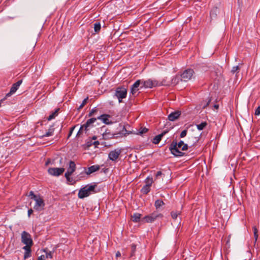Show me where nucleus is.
<instances>
[{
    "label": "nucleus",
    "instance_id": "1",
    "mask_svg": "<svg viewBox=\"0 0 260 260\" xmlns=\"http://www.w3.org/2000/svg\"><path fill=\"white\" fill-rule=\"evenodd\" d=\"M169 148L172 154L174 156H182L184 155V153L181 152L179 149L182 151L186 150L188 149V145L186 144H184L183 141H180L178 143L173 141Z\"/></svg>",
    "mask_w": 260,
    "mask_h": 260
},
{
    "label": "nucleus",
    "instance_id": "2",
    "mask_svg": "<svg viewBox=\"0 0 260 260\" xmlns=\"http://www.w3.org/2000/svg\"><path fill=\"white\" fill-rule=\"evenodd\" d=\"M104 131V132L102 134V139L103 140H109L111 139L117 138L118 137L125 136V135L128 134L124 126H122V129L117 133H111L110 131L107 129L105 126L101 127V131Z\"/></svg>",
    "mask_w": 260,
    "mask_h": 260
},
{
    "label": "nucleus",
    "instance_id": "3",
    "mask_svg": "<svg viewBox=\"0 0 260 260\" xmlns=\"http://www.w3.org/2000/svg\"><path fill=\"white\" fill-rule=\"evenodd\" d=\"M96 185L95 184H88L84 187L81 188L78 192V197L80 199H84L89 196L91 192H95L94 189Z\"/></svg>",
    "mask_w": 260,
    "mask_h": 260
},
{
    "label": "nucleus",
    "instance_id": "4",
    "mask_svg": "<svg viewBox=\"0 0 260 260\" xmlns=\"http://www.w3.org/2000/svg\"><path fill=\"white\" fill-rule=\"evenodd\" d=\"M141 88H151L155 86H159L161 85H168V83H163V82H159V81L157 80H152L151 79H148L147 80H141Z\"/></svg>",
    "mask_w": 260,
    "mask_h": 260
},
{
    "label": "nucleus",
    "instance_id": "5",
    "mask_svg": "<svg viewBox=\"0 0 260 260\" xmlns=\"http://www.w3.org/2000/svg\"><path fill=\"white\" fill-rule=\"evenodd\" d=\"M163 215L161 213H158L157 211H155L149 215L145 216L142 218V223H152L157 219L162 218Z\"/></svg>",
    "mask_w": 260,
    "mask_h": 260
},
{
    "label": "nucleus",
    "instance_id": "6",
    "mask_svg": "<svg viewBox=\"0 0 260 260\" xmlns=\"http://www.w3.org/2000/svg\"><path fill=\"white\" fill-rule=\"evenodd\" d=\"M127 90L123 87H118L115 89V92L114 95V98L116 97L118 100L119 103L122 102V100L126 97Z\"/></svg>",
    "mask_w": 260,
    "mask_h": 260
},
{
    "label": "nucleus",
    "instance_id": "7",
    "mask_svg": "<svg viewBox=\"0 0 260 260\" xmlns=\"http://www.w3.org/2000/svg\"><path fill=\"white\" fill-rule=\"evenodd\" d=\"M194 72L191 69H187L184 70L180 75L181 81L187 82L189 80L194 78Z\"/></svg>",
    "mask_w": 260,
    "mask_h": 260
},
{
    "label": "nucleus",
    "instance_id": "8",
    "mask_svg": "<svg viewBox=\"0 0 260 260\" xmlns=\"http://www.w3.org/2000/svg\"><path fill=\"white\" fill-rule=\"evenodd\" d=\"M21 242L24 244L25 246H31L33 244L30 235L25 231H23L21 233Z\"/></svg>",
    "mask_w": 260,
    "mask_h": 260
},
{
    "label": "nucleus",
    "instance_id": "9",
    "mask_svg": "<svg viewBox=\"0 0 260 260\" xmlns=\"http://www.w3.org/2000/svg\"><path fill=\"white\" fill-rule=\"evenodd\" d=\"M36 202L35 205L34 207L35 210L38 211H41L44 210L45 203L43 200L40 197L35 199Z\"/></svg>",
    "mask_w": 260,
    "mask_h": 260
},
{
    "label": "nucleus",
    "instance_id": "10",
    "mask_svg": "<svg viewBox=\"0 0 260 260\" xmlns=\"http://www.w3.org/2000/svg\"><path fill=\"white\" fill-rule=\"evenodd\" d=\"M96 120V118H91L88 119L85 124L81 125V128H84L85 132H87L94 126V123Z\"/></svg>",
    "mask_w": 260,
    "mask_h": 260
},
{
    "label": "nucleus",
    "instance_id": "11",
    "mask_svg": "<svg viewBox=\"0 0 260 260\" xmlns=\"http://www.w3.org/2000/svg\"><path fill=\"white\" fill-rule=\"evenodd\" d=\"M64 171L63 168H50L48 169V173L54 176H58L62 174Z\"/></svg>",
    "mask_w": 260,
    "mask_h": 260
},
{
    "label": "nucleus",
    "instance_id": "12",
    "mask_svg": "<svg viewBox=\"0 0 260 260\" xmlns=\"http://www.w3.org/2000/svg\"><path fill=\"white\" fill-rule=\"evenodd\" d=\"M121 152V149H116L111 151L108 154V158L112 161H116Z\"/></svg>",
    "mask_w": 260,
    "mask_h": 260
},
{
    "label": "nucleus",
    "instance_id": "13",
    "mask_svg": "<svg viewBox=\"0 0 260 260\" xmlns=\"http://www.w3.org/2000/svg\"><path fill=\"white\" fill-rule=\"evenodd\" d=\"M76 164L74 161L70 160L69 162V166L67 169V171L64 174L65 177H68L69 175H71L76 170Z\"/></svg>",
    "mask_w": 260,
    "mask_h": 260
},
{
    "label": "nucleus",
    "instance_id": "14",
    "mask_svg": "<svg viewBox=\"0 0 260 260\" xmlns=\"http://www.w3.org/2000/svg\"><path fill=\"white\" fill-rule=\"evenodd\" d=\"M141 80H137L132 85L131 88V93L133 95H135L136 92L141 88Z\"/></svg>",
    "mask_w": 260,
    "mask_h": 260
},
{
    "label": "nucleus",
    "instance_id": "15",
    "mask_svg": "<svg viewBox=\"0 0 260 260\" xmlns=\"http://www.w3.org/2000/svg\"><path fill=\"white\" fill-rule=\"evenodd\" d=\"M22 81L21 80L18 81L16 83L13 84L12 86L10 89V91L9 93H8L6 96L9 97L12 94L14 93L18 89L20 85L21 84Z\"/></svg>",
    "mask_w": 260,
    "mask_h": 260
},
{
    "label": "nucleus",
    "instance_id": "16",
    "mask_svg": "<svg viewBox=\"0 0 260 260\" xmlns=\"http://www.w3.org/2000/svg\"><path fill=\"white\" fill-rule=\"evenodd\" d=\"M110 116L108 114H103L97 117V119H100L103 121V122L106 124H110L112 123V122L110 121L109 118Z\"/></svg>",
    "mask_w": 260,
    "mask_h": 260
},
{
    "label": "nucleus",
    "instance_id": "17",
    "mask_svg": "<svg viewBox=\"0 0 260 260\" xmlns=\"http://www.w3.org/2000/svg\"><path fill=\"white\" fill-rule=\"evenodd\" d=\"M168 132V131H164L163 132H162L160 134H159L155 137L153 139L152 142L153 143L155 144H157L159 143L162 137L166 135Z\"/></svg>",
    "mask_w": 260,
    "mask_h": 260
},
{
    "label": "nucleus",
    "instance_id": "18",
    "mask_svg": "<svg viewBox=\"0 0 260 260\" xmlns=\"http://www.w3.org/2000/svg\"><path fill=\"white\" fill-rule=\"evenodd\" d=\"M180 114L181 113L180 111L172 112L168 115V119L170 121H174L179 117Z\"/></svg>",
    "mask_w": 260,
    "mask_h": 260
},
{
    "label": "nucleus",
    "instance_id": "19",
    "mask_svg": "<svg viewBox=\"0 0 260 260\" xmlns=\"http://www.w3.org/2000/svg\"><path fill=\"white\" fill-rule=\"evenodd\" d=\"M100 169V166L99 165H93L87 169V171H86V174L87 175H89L91 173H93Z\"/></svg>",
    "mask_w": 260,
    "mask_h": 260
},
{
    "label": "nucleus",
    "instance_id": "20",
    "mask_svg": "<svg viewBox=\"0 0 260 260\" xmlns=\"http://www.w3.org/2000/svg\"><path fill=\"white\" fill-rule=\"evenodd\" d=\"M31 246H25L23 249L25 250L24 254V259H26L31 256Z\"/></svg>",
    "mask_w": 260,
    "mask_h": 260
},
{
    "label": "nucleus",
    "instance_id": "21",
    "mask_svg": "<svg viewBox=\"0 0 260 260\" xmlns=\"http://www.w3.org/2000/svg\"><path fill=\"white\" fill-rule=\"evenodd\" d=\"M142 215L140 213H135L133 214V215H132V218L133 221L135 222H138L139 221L142 222V218H141Z\"/></svg>",
    "mask_w": 260,
    "mask_h": 260
},
{
    "label": "nucleus",
    "instance_id": "22",
    "mask_svg": "<svg viewBox=\"0 0 260 260\" xmlns=\"http://www.w3.org/2000/svg\"><path fill=\"white\" fill-rule=\"evenodd\" d=\"M54 131V128L52 126L49 128L48 132H47L44 135H43L42 136V137H46L51 136L53 135Z\"/></svg>",
    "mask_w": 260,
    "mask_h": 260
},
{
    "label": "nucleus",
    "instance_id": "23",
    "mask_svg": "<svg viewBox=\"0 0 260 260\" xmlns=\"http://www.w3.org/2000/svg\"><path fill=\"white\" fill-rule=\"evenodd\" d=\"M164 205V202L161 200H157L155 202L154 206L156 209L160 208Z\"/></svg>",
    "mask_w": 260,
    "mask_h": 260
},
{
    "label": "nucleus",
    "instance_id": "24",
    "mask_svg": "<svg viewBox=\"0 0 260 260\" xmlns=\"http://www.w3.org/2000/svg\"><path fill=\"white\" fill-rule=\"evenodd\" d=\"M150 191V186L144 185L141 189V191L143 194H147Z\"/></svg>",
    "mask_w": 260,
    "mask_h": 260
},
{
    "label": "nucleus",
    "instance_id": "25",
    "mask_svg": "<svg viewBox=\"0 0 260 260\" xmlns=\"http://www.w3.org/2000/svg\"><path fill=\"white\" fill-rule=\"evenodd\" d=\"M58 110L59 109H57L55 110L54 112L51 114L47 118L48 120L50 121L54 118L57 115Z\"/></svg>",
    "mask_w": 260,
    "mask_h": 260
},
{
    "label": "nucleus",
    "instance_id": "26",
    "mask_svg": "<svg viewBox=\"0 0 260 260\" xmlns=\"http://www.w3.org/2000/svg\"><path fill=\"white\" fill-rule=\"evenodd\" d=\"M252 229L253 230V234H254V243H255L257 240L258 237V230L257 228L253 226L252 227Z\"/></svg>",
    "mask_w": 260,
    "mask_h": 260
},
{
    "label": "nucleus",
    "instance_id": "27",
    "mask_svg": "<svg viewBox=\"0 0 260 260\" xmlns=\"http://www.w3.org/2000/svg\"><path fill=\"white\" fill-rule=\"evenodd\" d=\"M153 182V180L152 177H150L149 176L147 177L145 180V182L146 183L145 185H148L149 186H150V187H151Z\"/></svg>",
    "mask_w": 260,
    "mask_h": 260
},
{
    "label": "nucleus",
    "instance_id": "28",
    "mask_svg": "<svg viewBox=\"0 0 260 260\" xmlns=\"http://www.w3.org/2000/svg\"><path fill=\"white\" fill-rule=\"evenodd\" d=\"M179 80H181L180 76H175L173 77L171 80V84L176 85L178 83Z\"/></svg>",
    "mask_w": 260,
    "mask_h": 260
},
{
    "label": "nucleus",
    "instance_id": "29",
    "mask_svg": "<svg viewBox=\"0 0 260 260\" xmlns=\"http://www.w3.org/2000/svg\"><path fill=\"white\" fill-rule=\"evenodd\" d=\"M207 125V123L206 122H203L197 125V127L199 130L201 131L203 130Z\"/></svg>",
    "mask_w": 260,
    "mask_h": 260
},
{
    "label": "nucleus",
    "instance_id": "30",
    "mask_svg": "<svg viewBox=\"0 0 260 260\" xmlns=\"http://www.w3.org/2000/svg\"><path fill=\"white\" fill-rule=\"evenodd\" d=\"M218 9L217 7L214 8L210 12V15L212 17H215L217 16Z\"/></svg>",
    "mask_w": 260,
    "mask_h": 260
},
{
    "label": "nucleus",
    "instance_id": "31",
    "mask_svg": "<svg viewBox=\"0 0 260 260\" xmlns=\"http://www.w3.org/2000/svg\"><path fill=\"white\" fill-rule=\"evenodd\" d=\"M180 214V213L179 211H172L171 214L173 219H176L178 215Z\"/></svg>",
    "mask_w": 260,
    "mask_h": 260
},
{
    "label": "nucleus",
    "instance_id": "32",
    "mask_svg": "<svg viewBox=\"0 0 260 260\" xmlns=\"http://www.w3.org/2000/svg\"><path fill=\"white\" fill-rule=\"evenodd\" d=\"M101 24L100 23H95L94 24V31L96 32H99L101 29Z\"/></svg>",
    "mask_w": 260,
    "mask_h": 260
},
{
    "label": "nucleus",
    "instance_id": "33",
    "mask_svg": "<svg viewBox=\"0 0 260 260\" xmlns=\"http://www.w3.org/2000/svg\"><path fill=\"white\" fill-rule=\"evenodd\" d=\"M88 100V97H87L85 99H84L83 100V101H82V104L78 107V110L81 109L84 107V106L87 103V102Z\"/></svg>",
    "mask_w": 260,
    "mask_h": 260
},
{
    "label": "nucleus",
    "instance_id": "34",
    "mask_svg": "<svg viewBox=\"0 0 260 260\" xmlns=\"http://www.w3.org/2000/svg\"><path fill=\"white\" fill-rule=\"evenodd\" d=\"M148 131V129L146 127H141L139 131V133L141 135L146 133Z\"/></svg>",
    "mask_w": 260,
    "mask_h": 260
},
{
    "label": "nucleus",
    "instance_id": "35",
    "mask_svg": "<svg viewBox=\"0 0 260 260\" xmlns=\"http://www.w3.org/2000/svg\"><path fill=\"white\" fill-rule=\"evenodd\" d=\"M44 251L46 252V255H45L46 258H52V252L51 251L48 252L46 250H45Z\"/></svg>",
    "mask_w": 260,
    "mask_h": 260
},
{
    "label": "nucleus",
    "instance_id": "36",
    "mask_svg": "<svg viewBox=\"0 0 260 260\" xmlns=\"http://www.w3.org/2000/svg\"><path fill=\"white\" fill-rule=\"evenodd\" d=\"M239 69V66H234L232 68V69L231 70V72L233 73V74H235V73L237 72V71Z\"/></svg>",
    "mask_w": 260,
    "mask_h": 260
},
{
    "label": "nucleus",
    "instance_id": "37",
    "mask_svg": "<svg viewBox=\"0 0 260 260\" xmlns=\"http://www.w3.org/2000/svg\"><path fill=\"white\" fill-rule=\"evenodd\" d=\"M70 176L71 175H69L68 177H66V178L68 182L71 183V184H73L75 182L73 181L72 178L70 177Z\"/></svg>",
    "mask_w": 260,
    "mask_h": 260
},
{
    "label": "nucleus",
    "instance_id": "38",
    "mask_svg": "<svg viewBox=\"0 0 260 260\" xmlns=\"http://www.w3.org/2000/svg\"><path fill=\"white\" fill-rule=\"evenodd\" d=\"M186 134H187V130L184 129L183 131H182V132L180 134V136L181 138H184V137L186 136Z\"/></svg>",
    "mask_w": 260,
    "mask_h": 260
},
{
    "label": "nucleus",
    "instance_id": "39",
    "mask_svg": "<svg viewBox=\"0 0 260 260\" xmlns=\"http://www.w3.org/2000/svg\"><path fill=\"white\" fill-rule=\"evenodd\" d=\"M29 196L31 197V198L33 199L34 200L38 197L36 195L34 194L32 191H30L29 192Z\"/></svg>",
    "mask_w": 260,
    "mask_h": 260
},
{
    "label": "nucleus",
    "instance_id": "40",
    "mask_svg": "<svg viewBox=\"0 0 260 260\" xmlns=\"http://www.w3.org/2000/svg\"><path fill=\"white\" fill-rule=\"evenodd\" d=\"M96 111V110L95 109V108H94L92 109L90 112L88 114V116L91 117L93 115V113Z\"/></svg>",
    "mask_w": 260,
    "mask_h": 260
},
{
    "label": "nucleus",
    "instance_id": "41",
    "mask_svg": "<svg viewBox=\"0 0 260 260\" xmlns=\"http://www.w3.org/2000/svg\"><path fill=\"white\" fill-rule=\"evenodd\" d=\"M255 115H259L260 114V106H258L255 110L254 113Z\"/></svg>",
    "mask_w": 260,
    "mask_h": 260
},
{
    "label": "nucleus",
    "instance_id": "42",
    "mask_svg": "<svg viewBox=\"0 0 260 260\" xmlns=\"http://www.w3.org/2000/svg\"><path fill=\"white\" fill-rule=\"evenodd\" d=\"M46 257L44 255H42L38 257V260H45Z\"/></svg>",
    "mask_w": 260,
    "mask_h": 260
},
{
    "label": "nucleus",
    "instance_id": "43",
    "mask_svg": "<svg viewBox=\"0 0 260 260\" xmlns=\"http://www.w3.org/2000/svg\"><path fill=\"white\" fill-rule=\"evenodd\" d=\"M162 172L161 171H158L157 172L156 174V177L157 178L159 176H160L162 175Z\"/></svg>",
    "mask_w": 260,
    "mask_h": 260
},
{
    "label": "nucleus",
    "instance_id": "44",
    "mask_svg": "<svg viewBox=\"0 0 260 260\" xmlns=\"http://www.w3.org/2000/svg\"><path fill=\"white\" fill-rule=\"evenodd\" d=\"M33 210L32 209H29L28 210V216L30 217V215L32 213Z\"/></svg>",
    "mask_w": 260,
    "mask_h": 260
},
{
    "label": "nucleus",
    "instance_id": "45",
    "mask_svg": "<svg viewBox=\"0 0 260 260\" xmlns=\"http://www.w3.org/2000/svg\"><path fill=\"white\" fill-rule=\"evenodd\" d=\"M75 126H74V127H72L71 129H70V133L69 134V136H68V137H69L72 134L74 128H75Z\"/></svg>",
    "mask_w": 260,
    "mask_h": 260
},
{
    "label": "nucleus",
    "instance_id": "46",
    "mask_svg": "<svg viewBox=\"0 0 260 260\" xmlns=\"http://www.w3.org/2000/svg\"><path fill=\"white\" fill-rule=\"evenodd\" d=\"M160 82L168 83V85L167 86H168V85H169L170 84V82H167L166 80L165 79H164Z\"/></svg>",
    "mask_w": 260,
    "mask_h": 260
},
{
    "label": "nucleus",
    "instance_id": "47",
    "mask_svg": "<svg viewBox=\"0 0 260 260\" xmlns=\"http://www.w3.org/2000/svg\"><path fill=\"white\" fill-rule=\"evenodd\" d=\"M84 131V128H81V126H80V128L77 133V135L82 132L83 131Z\"/></svg>",
    "mask_w": 260,
    "mask_h": 260
},
{
    "label": "nucleus",
    "instance_id": "48",
    "mask_svg": "<svg viewBox=\"0 0 260 260\" xmlns=\"http://www.w3.org/2000/svg\"><path fill=\"white\" fill-rule=\"evenodd\" d=\"M132 249L133 251H134L136 249V245H135L134 244L132 245Z\"/></svg>",
    "mask_w": 260,
    "mask_h": 260
},
{
    "label": "nucleus",
    "instance_id": "49",
    "mask_svg": "<svg viewBox=\"0 0 260 260\" xmlns=\"http://www.w3.org/2000/svg\"><path fill=\"white\" fill-rule=\"evenodd\" d=\"M121 255V253L119 251H117L116 253V256L117 257H119V256H120Z\"/></svg>",
    "mask_w": 260,
    "mask_h": 260
},
{
    "label": "nucleus",
    "instance_id": "50",
    "mask_svg": "<svg viewBox=\"0 0 260 260\" xmlns=\"http://www.w3.org/2000/svg\"><path fill=\"white\" fill-rule=\"evenodd\" d=\"M99 144H100V143H99V142L98 141H95V142H94V143H93V144H94V145H99Z\"/></svg>",
    "mask_w": 260,
    "mask_h": 260
},
{
    "label": "nucleus",
    "instance_id": "51",
    "mask_svg": "<svg viewBox=\"0 0 260 260\" xmlns=\"http://www.w3.org/2000/svg\"><path fill=\"white\" fill-rule=\"evenodd\" d=\"M49 163H50V161H49V160H48L46 162V163H45V165H46V166H47V165H48L49 164Z\"/></svg>",
    "mask_w": 260,
    "mask_h": 260
},
{
    "label": "nucleus",
    "instance_id": "52",
    "mask_svg": "<svg viewBox=\"0 0 260 260\" xmlns=\"http://www.w3.org/2000/svg\"><path fill=\"white\" fill-rule=\"evenodd\" d=\"M210 102V100H209L208 102L207 103V104L204 106V108H205L206 107H207L209 104V103Z\"/></svg>",
    "mask_w": 260,
    "mask_h": 260
},
{
    "label": "nucleus",
    "instance_id": "53",
    "mask_svg": "<svg viewBox=\"0 0 260 260\" xmlns=\"http://www.w3.org/2000/svg\"><path fill=\"white\" fill-rule=\"evenodd\" d=\"M214 108H215L216 109H218V107H219L218 105H214Z\"/></svg>",
    "mask_w": 260,
    "mask_h": 260
},
{
    "label": "nucleus",
    "instance_id": "54",
    "mask_svg": "<svg viewBox=\"0 0 260 260\" xmlns=\"http://www.w3.org/2000/svg\"><path fill=\"white\" fill-rule=\"evenodd\" d=\"M96 139V136H93V137H92V139H93V140H95Z\"/></svg>",
    "mask_w": 260,
    "mask_h": 260
}]
</instances>
